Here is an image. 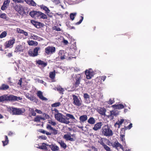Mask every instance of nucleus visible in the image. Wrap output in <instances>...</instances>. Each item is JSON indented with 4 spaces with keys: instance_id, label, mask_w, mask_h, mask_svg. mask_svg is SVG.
<instances>
[{
    "instance_id": "nucleus-1",
    "label": "nucleus",
    "mask_w": 151,
    "mask_h": 151,
    "mask_svg": "<svg viewBox=\"0 0 151 151\" xmlns=\"http://www.w3.org/2000/svg\"><path fill=\"white\" fill-rule=\"evenodd\" d=\"M22 99V98L13 95L8 96L6 95H4L0 96V102H3L5 101H15L21 100Z\"/></svg>"
},
{
    "instance_id": "nucleus-2",
    "label": "nucleus",
    "mask_w": 151,
    "mask_h": 151,
    "mask_svg": "<svg viewBox=\"0 0 151 151\" xmlns=\"http://www.w3.org/2000/svg\"><path fill=\"white\" fill-rule=\"evenodd\" d=\"M54 116L56 120L62 123L68 124L70 123L68 120L69 118L60 113L54 114Z\"/></svg>"
},
{
    "instance_id": "nucleus-3",
    "label": "nucleus",
    "mask_w": 151,
    "mask_h": 151,
    "mask_svg": "<svg viewBox=\"0 0 151 151\" xmlns=\"http://www.w3.org/2000/svg\"><path fill=\"white\" fill-rule=\"evenodd\" d=\"M101 132L103 134L106 136H111L113 135L112 131L110 129L108 125L103 126L101 130Z\"/></svg>"
},
{
    "instance_id": "nucleus-4",
    "label": "nucleus",
    "mask_w": 151,
    "mask_h": 151,
    "mask_svg": "<svg viewBox=\"0 0 151 151\" xmlns=\"http://www.w3.org/2000/svg\"><path fill=\"white\" fill-rule=\"evenodd\" d=\"M10 110L13 114L16 115H21L25 111V110L24 108H11Z\"/></svg>"
},
{
    "instance_id": "nucleus-5",
    "label": "nucleus",
    "mask_w": 151,
    "mask_h": 151,
    "mask_svg": "<svg viewBox=\"0 0 151 151\" xmlns=\"http://www.w3.org/2000/svg\"><path fill=\"white\" fill-rule=\"evenodd\" d=\"M73 104L76 106H80L82 104V101L80 98L75 95H72Z\"/></svg>"
},
{
    "instance_id": "nucleus-6",
    "label": "nucleus",
    "mask_w": 151,
    "mask_h": 151,
    "mask_svg": "<svg viewBox=\"0 0 151 151\" xmlns=\"http://www.w3.org/2000/svg\"><path fill=\"white\" fill-rule=\"evenodd\" d=\"M56 50L55 47L53 46H49L45 49V52L47 55L54 53Z\"/></svg>"
},
{
    "instance_id": "nucleus-7",
    "label": "nucleus",
    "mask_w": 151,
    "mask_h": 151,
    "mask_svg": "<svg viewBox=\"0 0 151 151\" xmlns=\"http://www.w3.org/2000/svg\"><path fill=\"white\" fill-rule=\"evenodd\" d=\"M40 49V47H36L34 49L33 52L31 51H29L28 52V54L29 56L32 57L37 56L38 54V52Z\"/></svg>"
},
{
    "instance_id": "nucleus-8",
    "label": "nucleus",
    "mask_w": 151,
    "mask_h": 151,
    "mask_svg": "<svg viewBox=\"0 0 151 151\" xmlns=\"http://www.w3.org/2000/svg\"><path fill=\"white\" fill-rule=\"evenodd\" d=\"M15 40L14 38L10 40L9 41L6 42L4 44L6 47L8 48L12 45L14 43Z\"/></svg>"
},
{
    "instance_id": "nucleus-9",
    "label": "nucleus",
    "mask_w": 151,
    "mask_h": 151,
    "mask_svg": "<svg viewBox=\"0 0 151 151\" xmlns=\"http://www.w3.org/2000/svg\"><path fill=\"white\" fill-rule=\"evenodd\" d=\"M110 114L108 116L109 117H110V118L112 119H114V116H116L119 115V112L118 111L116 110L110 111Z\"/></svg>"
},
{
    "instance_id": "nucleus-10",
    "label": "nucleus",
    "mask_w": 151,
    "mask_h": 151,
    "mask_svg": "<svg viewBox=\"0 0 151 151\" xmlns=\"http://www.w3.org/2000/svg\"><path fill=\"white\" fill-rule=\"evenodd\" d=\"M14 9L20 14H22L23 10V7L21 5H16Z\"/></svg>"
},
{
    "instance_id": "nucleus-11",
    "label": "nucleus",
    "mask_w": 151,
    "mask_h": 151,
    "mask_svg": "<svg viewBox=\"0 0 151 151\" xmlns=\"http://www.w3.org/2000/svg\"><path fill=\"white\" fill-rule=\"evenodd\" d=\"M103 125L102 122H98L94 125L93 129L95 131H97L101 129V127Z\"/></svg>"
},
{
    "instance_id": "nucleus-12",
    "label": "nucleus",
    "mask_w": 151,
    "mask_h": 151,
    "mask_svg": "<svg viewBox=\"0 0 151 151\" xmlns=\"http://www.w3.org/2000/svg\"><path fill=\"white\" fill-rule=\"evenodd\" d=\"M37 96L41 100L44 101H46L47 99L44 97L42 95V93L40 91H38L37 92Z\"/></svg>"
},
{
    "instance_id": "nucleus-13",
    "label": "nucleus",
    "mask_w": 151,
    "mask_h": 151,
    "mask_svg": "<svg viewBox=\"0 0 151 151\" xmlns=\"http://www.w3.org/2000/svg\"><path fill=\"white\" fill-rule=\"evenodd\" d=\"M124 120V119H121L120 120H118L115 124V126L119 128L120 127V125L122 124Z\"/></svg>"
},
{
    "instance_id": "nucleus-14",
    "label": "nucleus",
    "mask_w": 151,
    "mask_h": 151,
    "mask_svg": "<svg viewBox=\"0 0 151 151\" xmlns=\"http://www.w3.org/2000/svg\"><path fill=\"white\" fill-rule=\"evenodd\" d=\"M23 50V48L22 46L21 45H17L14 50V52H22Z\"/></svg>"
},
{
    "instance_id": "nucleus-15",
    "label": "nucleus",
    "mask_w": 151,
    "mask_h": 151,
    "mask_svg": "<svg viewBox=\"0 0 151 151\" xmlns=\"http://www.w3.org/2000/svg\"><path fill=\"white\" fill-rule=\"evenodd\" d=\"M85 74L86 78L88 79H91L93 76V73L88 70H86V71Z\"/></svg>"
},
{
    "instance_id": "nucleus-16",
    "label": "nucleus",
    "mask_w": 151,
    "mask_h": 151,
    "mask_svg": "<svg viewBox=\"0 0 151 151\" xmlns=\"http://www.w3.org/2000/svg\"><path fill=\"white\" fill-rule=\"evenodd\" d=\"M87 116L86 115H83L80 116L79 120L80 122L83 123L87 119Z\"/></svg>"
},
{
    "instance_id": "nucleus-17",
    "label": "nucleus",
    "mask_w": 151,
    "mask_h": 151,
    "mask_svg": "<svg viewBox=\"0 0 151 151\" xmlns=\"http://www.w3.org/2000/svg\"><path fill=\"white\" fill-rule=\"evenodd\" d=\"M97 111L100 114L102 115H105V112H106V109L104 108H101L100 109H97Z\"/></svg>"
},
{
    "instance_id": "nucleus-18",
    "label": "nucleus",
    "mask_w": 151,
    "mask_h": 151,
    "mask_svg": "<svg viewBox=\"0 0 151 151\" xmlns=\"http://www.w3.org/2000/svg\"><path fill=\"white\" fill-rule=\"evenodd\" d=\"M112 146L114 147L117 148L119 147L122 150L123 148V146L117 141H116L114 142Z\"/></svg>"
},
{
    "instance_id": "nucleus-19",
    "label": "nucleus",
    "mask_w": 151,
    "mask_h": 151,
    "mask_svg": "<svg viewBox=\"0 0 151 151\" xmlns=\"http://www.w3.org/2000/svg\"><path fill=\"white\" fill-rule=\"evenodd\" d=\"M64 138L67 140H68L71 141H73L74 140L71 137V136L69 134H65L64 135Z\"/></svg>"
},
{
    "instance_id": "nucleus-20",
    "label": "nucleus",
    "mask_w": 151,
    "mask_h": 151,
    "mask_svg": "<svg viewBox=\"0 0 151 151\" xmlns=\"http://www.w3.org/2000/svg\"><path fill=\"white\" fill-rule=\"evenodd\" d=\"M31 22L34 25L36 26L37 27V28L40 27L42 25V23L36 22L35 21L33 20H31Z\"/></svg>"
},
{
    "instance_id": "nucleus-21",
    "label": "nucleus",
    "mask_w": 151,
    "mask_h": 151,
    "mask_svg": "<svg viewBox=\"0 0 151 151\" xmlns=\"http://www.w3.org/2000/svg\"><path fill=\"white\" fill-rule=\"evenodd\" d=\"M49 147L52 150L57 151L59 149V148L58 146L54 145H51L49 146Z\"/></svg>"
},
{
    "instance_id": "nucleus-22",
    "label": "nucleus",
    "mask_w": 151,
    "mask_h": 151,
    "mask_svg": "<svg viewBox=\"0 0 151 151\" xmlns=\"http://www.w3.org/2000/svg\"><path fill=\"white\" fill-rule=\"evenodd\" d=\"M28 4L33 6L36 5V3L33 0H25Z\"/></svg>"
},
{
    "instance_id": "nucleus-23",
    "label": "nucleus",
    "mask_w": 151,
    "mask_h": 151,
    "mask_svg": "<svg viewBox=\"0 0 151 151\" xmlns=\"http://www.w3.org/2000/svg\"><path fill=\"white\" fill-rule=\"evenodd\" d=\"M88 122L90 124H93L95 123V120L93 117H91L88 120Z\"/></svg>"
},
{
    "instance_id": "nucleus-24",
    "label": "nucleus",
    "mask_w": 151,
    "mask_h": 151,
    "mask_svg": "<svg viewBox=\"0 0 151 151\" xmlns=\"http://www.w3.org/2000/svg\"><path fill=\"white\" fill-rule=\"evenodd\" d=\"M113 107L115 108L116 109H121L124 108V106L122 104L114 105H113Z\"/></svg>"
},
{
    "instance_id": "nucleus-25",
    "label": "nucleus",
    "mask_w": 151,
    "mask_h": 151,
    "mask_svg": "<svg viewBox=\"0 0 151 151\" xmlns=\"http://www.w3.org/2000/svg\"><path fill=\"white\" fill-rule=\"evenodd\" d=\"M9 86L6 84H3L0 87V89L3 90H6L9 88Z\"/></svg>"
},
{
    "instance_id": "nucleus-26",
    "label": "nucleus",
    "mask_w": 151,
    "mask_h": 151,
    "mask_svg": "<svg viewBox=\"0 0 151 151\" xmlns=\"http://www.w3.org/2000/svg\"><path fill=\"white\" fill-rule=\"evenodd\" d=\"M37 63L39 65H41L43 67H45L47 65V63L41 60H39L37 61Z\"/></svg>"
},
{
    "instance_id": "nucleus-27",
    "label": "nucleus",
    "mask_w": 151,
    "mask_h": 151,
    "mask_svg": "<svg viewBox=\"0 0 151 151\" xmlns=\"http://www.w3.org/2000/svg\"><path fill=\"white\" fill-rule=\"evenodd\" d=\"M27 42L28 44L30 45H37L38 44L37 42L35 41H34L33 40H31L28 41Z\"/></svg>"
},
{
    "instance_id": "nucleus-28",
    "label": "nucleus",
    "mask_w": 151,
    "mask_h": 151,
    "mask_svg": "<svg viewBox=\"0 0 151 151\" xmlns=\"http://www.w3.org/2000/svg\"><path fill=\"white\" fill-rule=\"evenodd\" d=\"M41 119L44 120L45 119L44 117H42L40 116H38L35 118L34 121L37 122H39Z\"/></svg>"
},
{
    "instance_id": "nucleus-29",
    "label": "nucleus",
    "mask_w": 151,
    "mask_h": 151,
    "mask_svg": "<svg viewBox=\"0 0 151 151\" xmlns=\"http://www.w3.org/2000/svg\"><path fill=\"white\" fill-rule=\"evenodd\" d=\"M41 8L44 10L46 12V13L48 14L49 13L50 11L46 6L42 5L41 6Z\"/></svg>"
},
{
    "instance_id": "nucleus-30",
    "label": "nucleus",
    "mask_w": 151,
    "mask_h": 151,
    "mask_svg": "<svg viewBox=\"0 0 151 151\" xmlns=\"http://www.w3.org/2000/svg\"><path fill=\"white\" fill-rule=\"evenodd\" d=\"M58 143L60 144L61 147L65 149L67 147L66 144L64 143V142L62 141H60L58 142Z\"/></svg>"
},
{
    "instance_id": "nucleus-31",
    "label": "nucleus",
    "mask_w": 151,
    "mask_h": 151,
    "mask_svg": "<svg viewBox=\"0 0 151 151\" xmlns=\"http://www.w3.org/2000/svg\"><path fill=\"white\" fill-rule=\"evenodd\" d=\"M55 70H54L53 72H50V73L49 76L52 79H53L55 77Z\"/></svg>"
},
{
    "instance_id": "nucleus-32",
    "label": "nucleus",
    "mask_w": 151,
    "mask_h": 151,
    "mask_svg": "<svg viewBox=\"0 0 151 151\" xmlns=\"http://www.w3.org/2000/svg\"><path fill=\"white\" fill-rule=\"evenodd\" d=\"M39 148L42 150H47V147L46 146V143H43L42 144V145L39 147Z\"/></svg>"
},
{
    "instance_id": "nucleus-33",
    "label": "nucleus",
    "mask_w": 151,
    "mask_h": 151,
    "mask_svg": "<svg viewBox=\"0 0 151 151\" xmlns=\"http://www.w3.org/2000/svg\"><path fill=\"white\" fill-rule=\"evenodd\" d=\"M0 17L6 20H7L8 19V17L6 16V14L5 13H1L0 14Z\"/></svg>"
},
{
    "instance_id": "nucleus-34",
    "label": "nucleus",
    "mask_w": 151,
    "mask_h": 151,
    "mask_svg": "<svg viewBox=\"0 0 151 151\" xmlns=\"http://www.w3.org/2000/svg\"><path fill=\"white\" fill-rule=\"evenodd\" d=\"M7 34L6 32V31H4L0 35V38H2L5 37L6 36Z\"/></svg>"
},
{
    "instance_id": "nucleus-35",
    "label": "nucleus",
    "mask_w": 151,
    "mask_h": 151,
    "mask_svg": "<svg viewBox=\"0 0 151 151\" xmlns=\"http://www.w3.org/2000/svg\"><path fill=\"white\" fill-rule=\"evenodd\" d=\"M29 110L31 114V115L33 116H35L36 113L35 112L34 110L33 109L29 108Z\"/></svg>"
},
{
    "instance_id": "nucleus-36",
    "label": "nucleus",
    "mask_w": 151,
    "mask_h": 151,
    "mask_svg": "<svg viewBox=\"0 0 151 151\" xmlns=\"http://www.w3.org/2000/svg\"><path fill=\"white\" fill-rule=\"evenodd\" d=\"M5 141H2L3 146H4L7 145L8 142L9 140L7 136H5Z\"/></svg>"
},
{
    "instance_id": "nucleus-37",
    "label": "nucleus",
    "mask_w": 151,
    "mask_h": 151,
    "mask_svg": "<svg viewBox=\"0 0 151 151\" xmlns=\"http://www.w3.org/2000/svg\"><path fill=\"white\" fill-rule=\"evenodd\" d=\"M36 11H34L31 12L29 13V15L32 17L35 18Z\"/></svg>"
},
{
    "instance_id": "nucleus-38",
    "label": "nucleus",
    "mask_w": 151,
    "mask_h": 151,
    "mask_svg": "<svg viewBox=\"0 0 151 151\" xmlns=\"http://www.w3.org/2000/svg\"><path fill=\"white\" fill-rule=\"evenodd\" d=\"M58 131L53 128L51 130V133L52 135H56L58 134Z\"/></svg>"
},
{
    "instance_id": "nucleus-39",
    "label": "nucleus",
    "mask_w": 151,
    "mask_h": 151,
    "mask_svg": "<svg viewBox=\"0 0 151 151\" xmlns=\"http://www.w3.org/2000/svg\"><path fill=\"white\" fill-rule=\"evenodd\" d=\"M61 105V103L59 102L55 103L51 105V106L52 107H57Z\"/></svg>"
},
{
    "instance_id": "nucleus-40",
    "label": "nucleus",
    "mask_w": 151,
    "mask_h": 151,
    "mask_svg": "<svg viewBox=\"0 0 151 151\" xmlns=\"http://www.w3.org/2000/svg\"><path fill=\"white\" fill-rule=\"evenodd\" d=\"M66 116L68 117H69L70 119H71L74 120L75 119V118L71 114H66Z\"/></svg>"
},
{
    "instance_id": "nucleus-41",
    "label": "nucleus",
    "mask_w": 151,
    "mask_h": 151,
    "mask_svg": "<svg viewBox=\"0 0 151 151\" xmlns=\"http://www.w3.org/2000/svg\"><path fill=\"white\" fill-rule=\"evenodd\" d=\"M76 13H72L70 14V18L72 20H73L74 19L75 17L76 16Z\"/></svg>"
},
{
    "instance_id": "nucleus-42",
    "label": "nucleus",
    "mask_w": 151,
    "mask_h": 151,
    "mask_svg": "<svg viewBox=\"0 0 151 151\" xmlns=\"http://www.w3.org/2000/svg\"><path fill=\"white\" fill-rule=\"evenodd\" d=\"M57 91H59V92L62 94L63 93V92L64 91V90L63 88L60 87H58L57 88Z\"/></svg>"
},
{
    "instance_id": "nucleus-43",
    "label": "nucleus",
    "mask_w": 151,
    "mask_h": 151,
    "mask_svg": "<svg viewBox=\"0 0 151 151\" xmlns=\"http://www.w3.org/2000/svg\"><path fill=\"white\" fill-rule=\"evenodd\" d=\"M41 13V12L36 11V13L35 14V18H40Z\"/></svg>"
},
{
    "instance_id": "nucleus-44",
    "label": "nucleus",
    "mask_w": 151,
    "mask_h": 151,
    "mask_svg": "<svg viewBox=\"0 0 151 151\" xmlns=\"http://www.w3.org/2000/svg\"><path fill=\"white\" fill-rule=\"evenodd\" d=\"M40 18H42L44 19H47V17L46 15L44 13L41 12Z\"/></svg>"
},
{
    "instance_id": "nucleus-45",
    "label": "nucleus",
    "mask_w": 151,
    "mask_h": 151,
    "mask_svg": "<svg viewBox=\"0 0 151 151\" xmlns=\"http://www.w3.org/2000/svg\"><path fill=\"white\" fill-rule=\"evenodd\" d=\"M83 97L86 100L89 99V95L87 93H84L83 94Z\"/></svg>"
},
{
    "instance_id": "nucleus-46",
    "label": "nucleus",
    "mask_w": 151,
    "mask_h": 151,
    "mask_svg": "<svg viewBox=\"0 0 151 151\" xmlns=\"http://www.w3.org/2000/svg\"><path fill=\"white\" fill-rule=\"evenodd\" d=\"M30 38L36 40L38 39V37L37 36L35 35H31L30 37Z\"/></svg>"
},
{
    "instance_id": "nucleus-47",
    "label": "nucleus",
    "mask_w": 151,
    "mask_h": 151,
    "mask_svg": "<svg viewBox=\"0 0 151 151\" xmlns=\"http://www.w3.org/2000/svg\"><path fill=\"white\" fill-rule=\"evenodd\" d=\"M127 129H128V127H126V126H124V128H122L121 129L120 133H122L124 134L125 132V130Z\"/></svg>"
},
{
    "instance_id": "nucleus-48",
    "label": "nucleus",
    "mask_w": 151,
    "mask_h": 151,
    "mask_svg": "<svg viewBox=\"0 0 151 151\" xmlns=\"http://www.w3.org/2000/svg\"><path fill=\"white\" fill-rule=\"evenodd\" d=\"M80 77H78L76 79V81L75 84L76 85H79L80 83Z\"/></svg>"
},
{
    "instance_id": "nucleus-49",
    "label": "nucleus",
    "mask_w": 151,
    "mask_h": 151,
    "mask_svg": "<svg viewBox=\"0 0 151 151\" xmlns=\"http://www.w3.org/2000/svg\"><path fill=\"white\" fill-rule=\"evenodd\" d=\"M26 96L27 98L28 99L31 101H32L34 100L33 97H32L31 96H29V95H28L27 94H26Z\"/></svg>"
},
{
    "instance_id": "nucleus-50",
    "label": "nucleus",
    "mask_w": 151,
    "mask_h": 151,
    "mask_svg": "<svg viewBox=\"0 0 151 151\" xmlns=\"http://www.w3.org/2000/svg\"><path fill=\"white\" fill-rule=\"evenodd\" d=\"M104 147L106 151H111L110 148L106 145Z\"/></svg>"
},
{
    "instance_id": "nucleus-51",
    "label": "nucleus",
    "mask_w": 151,
    "mask_h": 151,
    "mask_svg": "<svg viewBox=\"0 0 151 151\" xmlns=\"http://www.w3.org/2000/svg\"><path fill=\"white\" fill-rule=\"evenodd\" d=\"M53 29L58 31H59L61 30V29L60 28L56 26L54 27L53 28Z\"/></svg>"
},
{
    "instance_id": "nucleus-52",
    "label": "nucleus",
    "mask_w": 151,
    "mask_h": 151,
    "mask_svg": "<svg viewBox=\"0 0 151 151\" xmlns=\"http://www.w3.org/2000/svg\"><path fill=\"white\" fill-rule=\"evenodd\" d=\"M81 19H80L78 22L76 23V24H77V25L79 24H80L82 22V21L83 20V17H82V16H81Z\"/></svg>"
},
{
    "instance_id": "nucleus-53",
    "label": "nucleus",
    "mask_w": 151,
    "mask_h": 151,
    "mask_svg": "<svg viewBox=\"0 0 151 151\" xmlns=\"http://www.w3.org/2000/svg\"><path fill=\"white\" fill-rule=\"evenodd\" d=\"M81 19H80L78 22L76 23V24H77V25L79 24H80L82 22V21L83 20V17H82V16H81Z\"/></svg>"
},
{
    "instance_id": "nucleus-54",
    "label": "nucleus",
    "mask_w": 151,
    "mask_h": 151,
    "mask_svg": "<svg viewBox=\"0 0 151 151\" xmlns=\"http://www.w3.org/2000/svg\"><path fill=\"white\" fill-rule=\"evenodd\" d=\"M81 19H80L78 22L76 23V24H77V25L79 24H80L82 22V21L83 20V17H82V16H81Z\"/></svg>"
},
{
    "instance_id": "nucleus-55",
    "label": "nucleus",
    "mask_w": 151,
    "mask_h": 151,
    "mask_svg": "<svg viewBox=\"0 0 151 151\" xmlns=\"http://www.w3.org/2000/svg\"><path fill=\"white\" fill-rule=\"evenodd\" d=\"M10 3V1L9 0H6L3 3V5L6 6L7 4H9Z\"/></svg>"
},
{
    "instance_id": "nucleus-56",
    "label": "nucleus",
    "mask_w": 151,
    "mask_h": 151,
    "mask_svg": "<svg viewBox=\"0 0 151 151\" xmlns=\"http://www.w3.org/2000/svg\"><path fill=\"white\" fill-rule=\"evenodd\" d=\"M49 123L53 126H55L56 124L55 122L52 121H49Z\"/></svg>"
},
{
    "instance_id": "nucleus-57",
    "label": "nucleus",
    "mask_w": 151,
    "mask_h": 151,
    "mask_svg": "<svg viewBox=\"0 0 151 151\" xmlns=\"http://www.w3.org/2000/svg\"><path fill=\"white\" fill-rule=\"evenodd\" d=\"M120 134L121 137H122V141H124L125 140V138L124 137V135L123 133H120Z\"/></svg>"
},
{
    "instance_id": "nucleus-58",
    "label": "nucleus",
    "mask_w": 151,
    "mask_h": 151,
    "mask_svg": "<svg viewBox=\"0 0 151 151\" xmlns=\"http://www.w3.org/2000/svg\"><path fill=\"white\" fill-rule=\"evenodd\" d=\"M52 111L53 112V111H54L55 112V113H54L55 114H56L57 113H59V111L57 109L55 108L53 109L52 110Z\"/></svg>"
},
{
    "instance_id": "nucleus-59",
    "label": "nucleus",
    "mask_w": 151,
    "mask_h": 151,
    "mask_svg": "<svg viewBox=\"0 0 151 151\" xmlns=\"http://www.w3.org/2000/svg\"><path fill=\"white\" fill-rule=\"evenodd\" d=\"M7 8L6 6L4 5L3 4V5L1 7V9L2 10H4L6 9Z\"/></svg>"
},
{
    "instance_id": "nucleus-60",
    "label": "nucleus",
    "mask_w": 151,
    "mask_h": 151,
    "mask_svg": "<svg viewBox=\"0 0 151 151\" xmlns=\"http://www.w3.org/2000/svg\"><path fill=\"white\" fill-rule=\"evenodd\" d=\"M114 102V100H111V99H110L109 101V103L111 104H112Z\"/></svg>"
},
{
    "instance_id": "nucleus-61",
    "label": "nucleus",
    "mask_w": 151,
    "mask_h": 151,
    "mask_svg": "<svg viewBox=\"0 0 151 151\" xmlns=\"http://www.w3.org/2000/svg\"><path fill=\"white\" fill-rule=\"evenodd\" d=\"M52 1L56 4H58L60 3L59 0H52Z\"/></svg>"
},
{
    "instance_id": "nucleus-62",
    "label": "nucleus",
    "mask_w": 151,
    "mask_h": 151,
    "mask_svg": "<svg viewBox=\"0 0 151 151\" xmlns=\"http://www.w3.org/2000/svg\"><path fill=\"white\" fill-rule=\"evenodd\" d=\"M22 79L21 78L19 80V81L18 83V84L20 85V87L22 86Z\"/></svg>"
},
{
    "instance_id": "nucleus-63",
    "label": "nucleus",
    "mask_w": 151,
    "mask_h": 151,
    "mask_svg": "<svg viewBox=\"0 0 151 151\" xmlns=\"http://www.w3.org/2000/svg\"><path fill=\"white\" fill-rule=\"evenodd\" d=\"M64 51L63 50H60L59 51V55L61 56L63 54H64Z\"/></svg>"
},
{
    "instance_id": "nucleus-64",
    "label": "nucleus",
    "mask_w": 151,
    "mask_h": 151,
    "mask_svg": "<svg viewBox=\"0 0 151 151\" xmlns=\"http://www.w3.org/2000/svg\"><path fill=\"white\" fill-rule=\"evenodd\" d=\"M47 128L48 129H50L51 130L53 129V128L50 125H47Z\"/></svg>"
}]
</instances>
